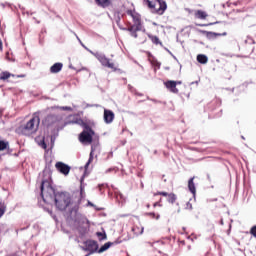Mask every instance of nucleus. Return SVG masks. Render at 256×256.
Segmentation results:
<instances>
[{
    "label": "nucleus",
    "mask_w": 256,
    "mask_h": 256,
    "mask_svg": "<svg viewBox=\"0 0 256 256\" xmlns=\"http://www.w3.org/2000/svg\"><path fill=\"white\" fill-rule=\"evenodd\" d=\"M95 3L98 4L99 7H109L111 6V0H95Z\"/></svg>",
    "instance_id": "4be33fe9"
},
{
    "label": "nucleus",
    "mask_w": 256,
    "mask_h": 256,
    "mask_svg": "<svg viewBox=\"0 0 256 256\" xmlns=\"http://www.w3.org/2000/svg\"><path fill=\"white\" fill-rule=\"evenodd\" d=\"M84 251H88L89 255L99 251V244L95 240H87L84 242Z\"/></svg>",
    "instance_id": "6e6552de"
},
{
    "label": "nucleus",
    "mask_w": 256,
    "mask_h": 256,
    "mask_svg": "<svg viewBox=\"0 0 256 256\" xmlns=\"http://www.w3.org/2000/svg\"><path fill=\"white\" fill-rule=\"evenodd\" d=\"M250 234H252V236L256 239V225L250 229Z\"/></svg>",
    "instance_id": "c85d7f7f"
},
{
    "label": "nucleus",
    "mask_w": 256,
    "mask_h": 256,
    "mask_svg": "<svg viewBox=\"0 0 256 256\" xmlns=\"http://www.w3.org/2000/svg\"><path fill=\"white\" fill-rule=\"evenodd\" d=\"M113 245V242H106L100 249H98V253H105L107 249H109Z\"/></svg>",
    "instance_id": "5701e85b"
},
{
    "label": "nucleus",
    "mask_w": 256,
    "mask_h": 256,
    "mask_svg": "<svg viewBox=\"0 0 256 256\" xmlns=\"http://www.w3.org/2000/svg\"><path fill=\"white\" fill-rule=\"evenodd\" d=\"M44 178L41 182V197L44 203H53L55 201V188L51 186V174L47 171L43 172Z\"/></svg>",
    "instance_id": "7ed1b4c3"
},
{
    "label": "nucleus",
    "mask_w": 256,
    "mask_h": 256,
    "mask_svg": "<svg viewBox=\"0 0 256 256\" xmlns=\"http://www.w3.org/2000/svg\"><path fill=\"white\" fill-rule=\"evenodd\" d=\"M96 235L99 238V241H105V239H107V234L105 232H97Z\"/></svg>",
    "instance_id": "b1692460"
},
{
    "label": "nucleus",
    "mask_w": 256,
    "mask_h": 256,
    "mask_svg": "<svg viewBox=\"0 0 256 256\" xmlns=\"http://www.w3.org/2000/svg\"><path fill=\"white\" fill-rule=\"evenodd\" d=\"M63 69V63L57 62L53 66L50 67V73H59Z\"/></svg>",
    "instance_id": "f3484780"
},
{
    "label": "nucleus",
    "mask_w": 256,
    "mask_h": 256,
    "mask_svg": "<svg viewBox=\"0 0 256 256\" xmlns=\"http://www.w3.org/2000/svg\"><path fill=\"white\" fill-rule=\"evenodd\" d=\"M146 207H147V209H150L151 208V204H147Z\"/></svg>",
    "instance_id": "4c0bfd02"
},
{
    "label": "nucleus",
    "mask_w": 256,
    "mask_h": 256,
    "mask_svg": "<svg viewBox=\"0 0 256 256\" xmlns=\"http://www.w3.org/2000/svg\"><path fill=\"white\" fill-rule=\"evenodd\" d=\"M227 32L217 33V32H207V37L210 39H215V37H226Z\"/></svg>",
    "instance_id": "6ab92c4d"
},
{
    "label": "nucleus",
    "mask_w": 256,
    "mask_h": 256,
    "mask_svg": "<svg viewBox=\"0 0 256 256\" xmlns=\"http://www.w3.org/2000/svg\"><path fill=\"white\" fill-rule=\"evenodd\" d=\"M111 171H113V169L110 168L106 171V173H111Z\"/></svg>",
    "instance_id": "f704fd0d"
},
{
    "label": "nucleus",
    "mask_w": 256,
    "mask_h": 256,
    "mask_svg": "<svg viewBox=\"0 0 256 256\" xmlns=\"http://www.w3.org/2000/svg\"><path fill=\"white\" fill-rule=\"evenodd\" d=\"M10 77L20 78V77H25V75H15V74H12L11 72H7V71L0 73V81H7L8 79H10Z\"/></svg>",
    "instance_id": "4468645a"
},
{
    "label": "nucleus",
    "mask_w": 256,
    "mask_h": 256,
    "mask_svg": "<svg viewBox=\"0 0 256 256\" xmlns=\"http://www.w3.org/2000/svg\"><path fill=\"white\" fill-rule=\"evenodd\" d=\"M74 123H76L77 125H80V127H83V129H86V131H91V126H89V124L83 121V119L81 118H76Z\"/></svg>",
    "instance_id": "dca6fc26"
},
{
    "label": "nucleus",
    "mask_w": 256,
    "mask_h": 256,
    "mask_svg": "<svg viewBox=\"0 0 256 256\" xmlns=\"http://www.w3.org/2000/svg\"><path fill=\"white\" fill-rule=\"evenodd\" d=\"M153 207H163V205L161 204V199H160V201L155 202V203L153 204Z\"/></svg>",
    "instance_id": "c756f323"
},
{
    "label": "nucleus",
    "mask_w": 256,
    "mask_h": 256,
    "mask_svg": "<svg viewBox=\"0 0 256 256\" xmlns=\"http://www.w3.org/2000/svg\"><path fill=\"white\" fill-rule=\"evenodd\" d=\"M115 119V113L113 111L105 109L104 110V121L105 123H113V120Z\"/></svg>",
    "instance_id": "ddd939ff"
},
{
    "label": "nucleus",
    "mask_w": 256,
    "mask_h": 256,
    "mask_svg": "<svg viewBox=\"0 0 256 256\" xmlns=\"http://www.w3.org/2000/svg\"><path fill=\"white\" fill-rule=\"evenodd\" d=\"M3 215H5V209L0 208V217H3Z\"/></svg>",
    "instance_id": "7c9ffc66"
},
{
    "label": "nucleus",
    "mask_w": 256,
    "mask_h": 256,
    "mask_svg": "<svg viewBox=\"0 0 256 256\" xmlns=\"http://www.w3.org/2000/svg\"><path fill=\"white\" fill-rule=\"evenodd\" d=\"M195 176H193L192 178H190L188 180V189L190 191V193H192V195H195V193H197V188H195Z\"/></svg>",
    "instance_id": "2eb2a0df"
},
{
    "label": "nucleus",
    "mask_w": 256,
    "mask_h": 256,
    "mask_svg": "<svg viewBox=\"0 0 256 256\" xmlns=\"http://www.w3.org/2000/svg\"><path fill=\"white\" fill-rule=\"evenodd\" d=\"M54 203L60 211H65L69 207V211L73 209V204H71V196L66 192H58L55 195Z\"/></svg>",
    "instance_id": "20e7f679"
},
{
    "label": "nucleus",
    "mask_w": 256,
    "mask_h": 256,
    "mask_svg": "<svg viewBox=\"0 0 256 256\" xmlns=\"http://www.w3.org/2000/svg\"><path fill=\"white\" fill-rule=\"evenodd\" d=\"M164 87H166L170 93H174V95L179 94V89L177 88L175 80H168L164 82Z\"/></svg>",
    "instance_id": "f8f14e48"
},
{
    "label": "nucleus",
    "mask_w": 256,
    "mask_h": 256,
    "mask_svg": "<svg viewBox=\"0 0 256 256\" xmlns=\"http://www.w3.org/2000/svg\"><path fill=\"white\" fill-rule=\"evenodd\" d=\"M194 16H195L196 19L205 20V19H207V17H208L209 15L207 14V12H205V11H203V10H196V11L194 12Z\"/></svg>",
    "instance_id": "a211bd4d"
},
{
    "label": "nucleus",
    "mask_w": 256,
    "mask_h": 256,
    "mask_svg": "<svg viewBox=\"0 0 256 256\" xmlns=\"http://www.w3.org/2000/svg\"><path fill=\"white\" fill-rule=\"evenodd\" d=\"M197 61H198V63H201V65H206V63H208V61H209V58L207 57V55L198 54Z\"/></svg>",
    "instance_id": "412c9836"
},
{
    "label": "nucleus",
    "mask_w": 256,
    "mask_h": 256,
    "mask_svg": "<svg viewBox=\"0 0 256 256\" xmlns=\"http://www.w3.org/2000/svg\"><path fill=\"white\" fill-rule=\"evenodd\" d=\"M186 11H188V13H192L193 12V10H191V9H186Z\"/></svg>",
    "instance_id": "c9c22d12"
},
{
    "label": "nucleus",
    "mask_w": 256,
    "mask_h": 256,
    "mask_svg": "<svg viewBox=\"0 0 256 256\" xmlns=\"http://www.w3.org/2000/svg\"><path fill=\"white\" fill-rule=\"evenodd\" d=\"M9 147V142H5L3 140H0V151H5Z\"/></svg>",
    "instance_id": "393cba45"
},
{
    "label": "nucleus",
    "mask_w": 256,
    "mask_h": 256,
    "mask_svg": "<svg viewBox=\"0 0 256 256\" xmlns=\"http://www.w3.org/2000/svg\"><path fill=\"white\" fill-rule=\"evenodd\" d=\"M66 221L70 227L79 231V233H85V230L89 226L87 218L79 213V207L74 206L65 215Z\"/></svg>",
    "instance_id": "f03ea898"
},
{
    "label": "nucleus",
    "mask_w": 256,
    "mask_h": 256,
    "mask_svg": "<svg viewBox=\"0 0 256 256\" xmlns=\"http://www.w3.org/2000/svg\"><path fill=\"white\" fill-rule=\"evenodd\" d=\"M147 217H151V219H159V214H155V212H148L146 213Z\"/></svg>",
    "instance_id": "bb28decb"
},
{
    "label": "nucleus",
    "mask_w": 256,
    "mask_h": 256,
    "mask_svg": "<svg viewBox=\"0 0 256 256\" xmlns=\"http://www.w3.org/2000/svg\"><path fill=\"white\" fill-rule=\"evenodd\" d=\"M97 59L103 67L112 69V71H119V69L117 68V65H115V63L111 62V59L107 58L105 55H100L97 57Z\"/></svg>",
    "instance_id": "1a4fd4ad"
},
{
    "label": "nucleus",
    "mask_w": 256,
    "mask_h": 256,
    "mask_svg": "<svg viewBox=\"0 0 256 256\" xmlns=\"http://www.w3.org/2000/svg\"><path fill=\"white\" fill-rule=\"evenodd\" d=\"M177 213H181V208L178 207V209L176 210Z\"/></svg>",
    "instance_id": "72a5a7b5"
},
{
    "label": "nucleus",
    "mask_w": 256,
    "mask_h": 256,
    "mask_svg": "<svg viewBox=\"0 0 256 256\" xmlns=\"http://www.w3.org/2000/svg\"><path fill=\"white\" fill-rule=\"evenodd\" d=\"M127 15L132 17L133 24L129 27L125 28V31H129L131 37L137 39L140 45L147 42V36L145 32H141L143 30V22L141 21V15L137 13L135 10H127Z\"/></svg>",
    "instance_id": "f257e3e1"
},
{
    "label": "nucleus",
    "mask_w": 256,
    "mask_h": 256,
    "mask_svg": "<svg viewBox=\"0 0 256 256\" xmlns=\"http://www.w3.org/2000/svg\"><path fill=\"white\" fill-rule=\"evenodd\" d=\"M144 3L156 15H163L167 11V2L165 0H144Z\"/></svg>",
    "instance_id": "423d86ee"
},
{
    "label": "nucleus",
    "mask_w": 256,
    "mask_h": 256,
    "mask_svg": "<svg viewBox=\"0 0 256 256\" xmlns=\"http://www.w3.org/2000/svg\"><path fill=\"white\" fill-rule=\"evenodd\" d=\"M0 51H3V41L0 39Z\"/></svg>",
    "instance_id": "2f4dec72"
},
{
    "label": "nucleus",
    "mask_w": 256,
    "mask_h": 256,
    "mask_svg": "<svg viewBox=\"0 0 256 256\" xmlns=\"http://www.w3.org/2000/svg\"><path fill=\"white\" fill-rule=\"evenodd\" d=\"M93 135L95 131L90 127V130L84 129L79 136L81 143H93Z\"/></svg>",
    "instance_id": "0eeeda50"
},
{
    "label": "nucleus",
    "mask_w": 256,
    "mask_h": 256,
    "mask_svg": "<svg viewBox=\"0 0 256 256\" xmlns=\"http://www.w3.org/2000/svg\"><path fill=\"white\" fill-rule=\"evenodd\" d=\"M175 83H176V86H177V85H181L183 82L182 81H175Z\"/></svg>",
    "instance_id": "473e14b6"
},
{
    "label": "nucleus",
    "mask_w": 256,
    "mask_h": 256,
    "mask_svg": "<svg viewBox=\"0 0 256 256\" xmlns=\"http://www.w3.org/2000/svg\"><path fill=\"white\" fill-rule=\"evenodd\" d=\"M93 148H92V150H91V152H90V156H89V159H88V162L86 163V165H85V169H88V167H89V165H91V163H93Z\"/></svg>",
    "instance_id": "a878e982"
},
{
    "label": "nucleus",
    "mask_w": 256,
    "mask_h": 256,
    "mask_svg": "<svg viewBox=\"0 0 256 256\" xmlns=\"http://www.w3.org/2000/svg\"><path fill=\"white\" fill-rule=\"evenodd\" d=\"M187 207H189V208L191 209V207H192V206H191V203L188 202V203H187Z\"/></svg>",
    "instance_id": "e433bc0d"
},
{
    "label": "nucleus",
    "mask_w": 256,
    "mask_h": 256,
    "mask_svg": "<svg viewBox=\"0 0 256 256\" xmlns=\"http://www.w3.org/2000/svg\"><path fill=\"white\" fill-rule=\"evenodd\" d=\"M148 39L154 44V45H163L161 40H159L158 36H155L153 34H148Z\"/></svg>",
    "instance_id": "aec40b11"
},
{
    "label": "nucleus",
    "mask_w": 256,
    "mask_h": 256,
    "mask_svg": "<svg viewBox=\"0 0 256 256\" xmlns=\"http://www.w3.org/2000/svg\"><path fill=\"white\" fill-rule=\"evenodd\" d=\"M46 119H47V121L52 122V123L57 122V117L55 115H50Z\"/></svg>",
    "instance_id": "cd10ccee"
},
{
    "label": "nucleus",
    "mask_w": 256,
    "mask_h": 256,
    "mask_svg": "<svg viewBox=\"0 0 256 256\" xmlns=\"http://www.w3.org/2000/svg\"><path fill=\"white\" fill-rule=\"evenodd\" d=\"M40 123L41 118H39L37 115L33 116L24 126L20 127L22 135H35V133L39 131Z\"/></svg>",
    "instance_id": "39448f33"
},
{
    "label": "nucleus",
    "mask_w": 256,
    "mask_h": 256,
    "mask_svg": "<svg viewBox=\"0 0 256 256\" xmlns=\"http://www.w3.org/2000/svg\"><path fill=\"white\" fill-rule=\"evenodd\" d=\"M157 195H161L162 197H167V201L168 203H170V205H175V203H177V194L173 192L167 193V192L158 191L154 193V197H157Z\"/></svg>",
    "instance_id": "9d476101"
},
{
    "label": "nucleus",
    "mask_w": 256,
    "mask_h": 256,
    "mask_svg": "<svg viewBox=\"0 0 256 256\" xmlns=\"http://www.w3.org/2000/svg\"><path fill=\"white\" fill-rule=\"evenodd\" d=\"M55 167L57 169V171H59V173H61L62 175H69L70 171H71V166L63 163V162H57L55 164Z\"/></svg>",
    "instance_id": "9b49d317"
}]
</instances>
